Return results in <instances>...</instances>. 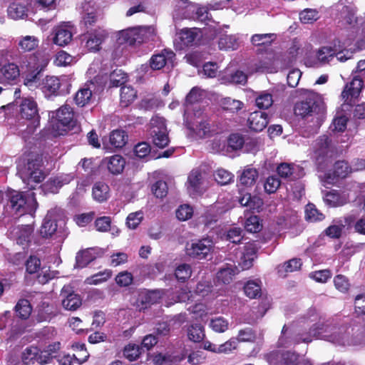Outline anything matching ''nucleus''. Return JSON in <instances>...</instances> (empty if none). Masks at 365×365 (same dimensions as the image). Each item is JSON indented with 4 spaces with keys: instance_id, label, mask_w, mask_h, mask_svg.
I'll return each instance as SVG.
<instances>
[{
    "instance_id": "1",
    "label": "nucleus",
    "mask_w": 365,
    "mask_h": 365,
    "mask_svg": "<svg viewBox=\"0 0 365 365\" xmlns=\"http://www.w3.org/2000/svg\"><path fill=\"white\" fill-rule=\"evenodd\" d=\"M326 340L337 345L349 344L345 327H338L328 321L310 326L308 322L303 329L289 330L285 325L278 340L279 346L289 347L292 344L309 343L313 339Z\"/></svg>"
},
{
    "instance_id": "2",
    "label": "nucleus",
    "mask_w": 365,
    "mask_h": 365,
    "mask_svg": "<svg viewBox=\"0 0 365 365\" xmlns=\"http://www.w3.org/2000/svg\"><path fill=\"white\" fill-rule=\"evenodd\" d=\"M7 208L17 215L29 214L33 215L38 207V203L34 197V193L31 192L26 195L23 192L12 190L7 194Z\"/></svg>"
},
{
    "instance_id": "3",
    "label": "nucleus",
    "mask_w": 365,
    "mask_h": 365,
    "mask_svg": "<svg viewBox=\"0 0 365 365\" xmlns=\"http://www.w3.org/2000/svg\"><path fill=\"white\" fill-rule=\"evenodd\" d=\"M49 118L55 135H63L76 125L73 108L68 105L62 106L58 110L51 111Z\"/></svg>"
},
{
    "instance_id": "4",
    "label": "nucleus",
    "mask_w": 365,
    "mask_h": 365,
    "mask_svg": "<svg viewBox=\"0 0 365 365\" xmlns=\"http://www.w3.org/2000/svg\"><path fill=\"white\" fill-rule=\"evenodd\" d=\"M71 87V81L66 76H46L41 83V90L46 98L66 95Z\"/></svg>"
},
{
    "instance_id": "5",
    "label": "nucleus",
    "mask_w": 365,
    "mask_h": 365,
    "mask_svg": "<svg viewBox=\"0 0 365 365\" xmlns=\"http://www.w3.org/2000/svg\"><path fill=\"white\" fill-rule=\"evenodd\" d=\"M20 115L27 121L26 128L21 130L27 134L33 133L40 125V116L36 102L31 98L22 100L20 104Z\"/></svg>"
},
{
    "instance_id": "6",
    "label": "nucleus",
    "mask_w": 365,
    "mask_h": 365,
    "mask_svg": "<svg viewBox=\"0 0 365 365\" xmlns=\"http://www.w3.org/2000/svg\"><path fill=\"white\" fill-rule=\"evenodd\" d=\"M36 55L26 56L21 58L20 62L21 66L26 67L28 69L31 70L32 72L25 75L24 78V84L29 89L34 90L38 86L41 87L39 73L43 68L47 64V61L43 60V64H38L36 61Z\"/></svg>"
},
{
    "instance_id": "7",
    "label": "nucleus",
    "mask_w": 365,
    "mask_h": 365,
    "mask_svg": "<svg viewBox=\"0 0 365 365\" xmlns=\"http://www.w3.org/2000/svg\"><path fill=\"white\" fill-rule=\"evenodd\" d=\"M193 117L189 119V114L185 112L184 118L188 129L192 130L200 138L206 136L210 131V123L209 118L197 106L193 108Z\"/></svg>"
},
{
    "instance_id": "8",
    "label": "nucleus",
    "mask_w": 365,
    "mask_h": 365,
    "mask_svg": "<svg viewBox=\"0 0 365 365\" xmlns=\"http://www.w3.org/2000/svg\"><path fill=\"white\" fill-rule=\"evenodd\" d=\"M323 111L319 96L314 93H308L304 98L294 106V113L303 118L319 113Z\"/></svg>"
},
{
    "instance_id": "9",
    "label": "nucleus",
    "mask_w": 365,
    "mask_h": 365,
    "mask_svg": "<svg viewBox=\"0 0 365 365\" xmlns=\"http://www.w3.org/2000/svg\"><path fill=\"white\" fill-rule=\"evenodd\" d=\"M42 160L38 157L29 158L26 165L19 169L22 180L30 185L31 182L38 183L44 179V173L41 170Z\"/></svg>"
},
{
    "instance_id": "10",
    "label": "nucleus",
    "mask_w": 365,
    "mask_h": 365,
    "mask_svg": "<svg viewBox=\"0 0 365 365\" xmlns=\"http://www.w3.org/2000/svg\"><path fill=\"white\" fill-rule=\"evenodd\" d=\"M150 135L153 143L158 148H163L169 143L165 120L160 116L153 117L150 122Z\"/></svg>"
},
{
    "instance_id": "11",
    "label": "nucleus",
    "mask_w": 365,
    "mask_h": 365,
    "mask_svg": "<svg viewBox=\"0 0 365 365\" xmlns=\"http://www.w3.org/2000/svg\"><path fill=\"white\" fill-rule=\"evenodd\" d=\"M121 36L129 44L153 40L155 31L153 26H139L122 31Z\"/></svg>"
},
{
    "instance_id": "12",
    "label": "nucleus",
    "mask_w": 365,
    "mask_h": 365,
    "mask_svg": "<svg viewBox=\"0 0 365 365\" xmlns=\"http://www.w3.org/2000/svg\"><path fill=\"white\" fill-rule=\"evenodd\" d=\"M213 249V241L210 238L206 237L187 243L185 252L190 257L202 259L210 255Z\"/></svg>"
},
{
    "instance_id": "13",
    "label": "nucleus",
    "mask_w": 365,
    "mask_h": 365,
    "mask_svg": "<svg viewBox=\"0 0 365 365\" xmlns=\"http://www.w3.org/2000/svg\"><path fill=\"white\" fill-rule=\"evenodd\" d=\"M313 157L319 163L323 162L327 158L331 157L334 153L331 141L327 135L319 137L312 145Z\"/></svg>"
},
{
    "instance_id": "14",
    "label": "nucleus",
    "mask_w": 365,
    "mask_h": 365,
    "mask_svg": "<svg viewBox=\"0 0 365 365\" xmlns=\"http://www.w3.org/2000/svg\"><path fill=\"white\" fill-rule=\"evenodd\" d=\"M206 173L201 168L193 169L187 178V190L190 195L200 194L205 189Z\"/></svg>"
},
{
    "instance_id": "15",
    "label": "nucleus",
    "mask_w": 365,
    "mask_h": 365,
    "mask_svg": "<svg viewBox=\"0 0 365 365\" xmlns=\"http://www.w3.org/2000/svg\"><path fill=\"white\" fill-rule=\"evenodd\" d=\"M175 55L170 50L164 49L160 53L154 54L150 59L149 66L144 64L141 66V71L147 72L148 68L152 70H160L163 68L168 63H172Z\"/></svg>"
},
{
    "instance_id": "16",
    "label": "nucleus",
    "mask_w": 365,
    "mask_h": 365,
    "mask_svg": "<svg viewBox=\"0 0 365 365\" xmlns=\"http://www.w3.org/2000/svg\"><path fill=\"white\" fill-rule=\"evenodd\" d=\"M363 78L360 75H354L352 81L346 85L341 93L342 99L345 103L350 105L354 103L363 88Z\"/></svg>"
},
{
    "instance_id": "17",
    "label": "nucleus",
    "mask_w": 365,
    "mask_h": 365,
    "mask_svg": "<svg viewBox=\"0 0 365 365\" xmlns=\"http://www.w3.org/2000/svg\"><path fill=\"white\" fill-rule=\"evenodd\" d=\"M337 39L334 40L331 45L324 46L320 47L316 52L317 59L312 61L307 59L306 65L307 66H316L317 64H326L331 61L336 54V45Z\"/></svg>"
},
{
    "instance_id": "18",
    "label": "nucleus",
    "mask_w": 365,
    "mask_h": 365,
    "mask_svg": "<svg viewBox=\"0 0 365 365\" xmlns=\"http://www.w3.org/2000/svg\"><path fill=\"white\" fill-rule=\"evenodd\" d=\"M63 307L68 311H75L82 304V300L79 294L74 292L73 288L69 285H65L61 294Z\"/></svg>"
},
{
    "instance_id": "19",
    "label": "nucleus",
    "mask_w": 365,
    "mask_h": 365,
    "mask_svg": "<svg viewBox=\"0 0 365 365\" xmlns=\"http://www.w3.org/2000/svg\"><path fill=\"white\" fill-rule=\"evenodd\" d=\"M107 35L106 30L101 27L88 30L85 34L86 48L91 51H98Z\"/></svg>"
},
{
    "instance_id": "20",
    "label": "nucleus",
    "mask_w": 365,
    "mask_h": 365,
    "mask_svg": "<svg viewBox=\"0 0 365 365\" xmlns=\"http://www.w3.org/2000/svg\"><path fill=\"white\" fill-rule=\"evenodd\" d=\"M299 355L293 352H281L275 351L271 352L267 360L270 365H297Z\"/></svg>"
},
{
    "instance_id": "21",
    "label": "nucleus",
    "mask_w": 365,
    "mask_h": 365,
    "mask_svg": "<svg viewBox=\"0 0 365 365\" xmlns=\"http://www.w3.org/2000/svg\"><path fill=\"white\" fill-rule=\"evenodd\" d=\"M20 76L19 66L14 63H8L4 65L1 63L0 83L11 85L14 83Z\"/></svg>"
},
{
    "instance_id": "22",
    "label": "nucleus",
    "mask_w": 365,
    "mask_h": 365,
    "mask_svg": "<svg viewBox=\"0 0 365 365\" xmlns=\"http://www.w3.org/2000/svg\"><path fill=\"white\" fill-rule=\"evenodd\" d=\"M350 200V195L346 190H332L324 195V201L329 207L343 206Z\"/></svg>"
},
{
    "instance_id": "23",
    "label": "nucleus",
    "mask_w": 365,
    "mask_h": 365,
    "mask_svg": "<svg viewBox=\"0 0 365 365\" xmlns=\"http://www.w3.org/2000/svg\"><path fill=\"white\" fill-rule=\"evenodd\" d=\"M46 354L42 355L41 350H40L37 346H31L26 347L21 354V359L24 364H34L37 362L39 364H46Z\"/></svg>"
},
{
    "instance_id": "24",
    "label": "nucleus",
    "mask_w": 365,
    "mask_h": 365,
    "mask_svg": "<svg viewBox=\"0 0 365 365\" xmlns=\"http://www.w3.org/2000/svg\"><path fill=\"white\" fill-rule=\"evenodd\" d=\"M352 171V168L347 162L338 161L334 164L333 175L330 173L325 174L324 181L328 184H333L336 178H344Z\"/></svg>"
},
{
    "instance_id": "25",
    "label": "nucleus",
    "mask_w": 365,
    "mask_h": 365,
    "mask_svg": "<svg viewBox=\"0 0 365 365\" xmlns=\"http://www.w3.org/2000/svg\"><path fill=\"white\" fill-rule=\"evenodd\" d=\"M247 123L251 130L260 132L267 127L269 123L268 115L262 111H254L250 114Z\"/></svg>"
},
{
    "instance_id": "26",
    "label": "nucleus",
    "mask_w": 365,
    "mask_h": 365,
    "mask_svg": "<svg viewBox=\"0 0 365 365\" xmlns=\"http://www.w3.org/2000/svg\"><path fill=\"white\" fill-rule=\"evenodd\" d=\"M257 247L255 244H247L240 253V259L238 260V266L241 269H247L252 266L253 261L256 257Z\"/></svg>"
},
{
    "instance_id": "27",
    "label": "nucleus",
    "mask_w": 365,
    "mask_h": 365,
    "mask_svg": "<svg viewBox=\"0 0 365 365\" xmlns=\"http://www.w3.org/2000/svg\"><path fill=\"white\" fill-rule=\"evenodd\" d=\"M72 39V32L68 23H63L54 29L53 43L60 46L67 45Z\"/></svg>"
},
{
    "instance_id": "28",
    "label": "nucleus",
    "mask_w": 365,
    "mask_h": 365,
    "mask_svg": "<svg viewBox=\"0 0 365 365\" xmlns=\"http://www.w3.org/2000/svg\"><path fill=\"white\" fill-rule=\"evenodd\" d=\"M73 178L71 174H63L53 178L49 179L43 185L46 192L56 193L63 185L68 184Z\"/></svg>"
},
{
    "instance_id": "29",
    "label": "nucleus",
    "mask_w": 365,
    "mask_h": 365,
    "mask_svg": "<svg viewBox=\"0 0 365 365\" xmlns=\"http://www.w3.org/2000/svg\"><path fill=\"white\" fill-rule=\"evenodd\" d=\"M239 268L235 264H226L222 267L217 274L218 281L223 284H230L233 277L239 272Z\"/></svg>"
},
{
    "instance_id": "30",
    "label": "nucleus",
    "mask_w": 365,
    "mask_h": 365,
    "mask_svg": "<svg viewBox=\"0 0 365 365\" xmlns=\"http://www.w3.org/2000/svg\"><path fill=\"white\" fill-rule=\"evenodd\" d=\"M104 162L107 164V168L112 174L117 175L123 172L125 160L120 155H114L110 157L106 158Z\"/></svg>"
},
{
    "instance_id": "31",
    "label": "nucleus",
    "mask_w": 365,
    "mask_h": 365,
    "mask_svg": "<svg viewBox=\"0 0 365 365\" xmlns=\"http://www.w3.org/2000/svg\"><path fill=\"white\" fill-rule=\"evenodd\" d=\"M197 36V29H183L178 34V38L175 41H179L180 48H182L183 46L191 45L195 41Z\"/></svg>"
},
{
    "instance_id": "32",
    "label": "nucleus",
    "mask_w": 365,
    "mask_h": 365,
    "mask_svg": "<svg viewBox=\"0 0 365 365\" xmlns=\"http://www.w3.org/2000/svg\"><path fill=\"white\" fill-rule=\"evenodd\" d=\"M97 257L94 249L89 248L77 253L76 257V267L83 268L93 261Z\"/></svg>"
},
{
    "instance_id": "33",
    "label": "nucleus",
    "mask_w": 365,
    "mask_h": 365,
    "mask_svg": "<svg viewBox=\"0 0 365 365\" xmlns=\"http://www.w3.org/2000/svg\"><path fill=\"white\" fill-rule=\"evenodd\" d=\"M55 315L54 307L47 302H42L38 307L36 320L38 322H49Z\"/></svg>"
},
{
    "instance_id": "34",
    "label": "nucleus",
    "mask_w": 365,
    "mask_h": 365,
    "mask_svg": "<svg viewBox=\"0 0 365 365\" xmlns=\"http://www.w3.org/2000/svg\"><path fill=\"white\" fill-rule=\"evenodd\" d=\"M93 197L98 202L106 201L110 197L108 185L103 182H96L93 187Z\"/></svg>"
},
{
    "instance_id": "35",
    "label": "nucleus",
    "mask_w": 365,
    "mask_h": 365,
    "mask_svg": "<svg viewBox=\"0 0 365 365\" xmlns=\"http://www.w3.org/2000/svg\"><path fill=\"white\" fill-rule=\"evenodd\" d=\"M255 106L261 110H266L269 108L273 104L272 95L266 91H260L255 93Z\"/></svg>"
},
{
    "instance_id": "36",
    "label": "nucleus",
    "mask_w": 365,
    "mask_h": 365,
    "mask_svg": "<svg viewBox=\"0 0 365 365\" xmlns=\"http://www.w3.org/2000/svg\"><path fill=\"white\" fill-rule=\"evenodd\" d=\"M57 230V224L55 220L52 219L51 214L48 212L45 217L41 227L40 233L43 237H51Z\"/></svg>"
},
{
    "instance_id": "37",
    "label": "nucleus",
    "mask_w": 365,
    "mask_h": 365,
    "mask_svg": "<svg viewBox=\"0 0 365 365\" xmlns=\"http://www.w3.org/2000/svg\"><path fill=\"white\" fill-rule=\"evenodd\" d=\"M39 44V39L34 36H25L19 38L18 46L24 52L36 49Z\"/></svg>"
},
{
    "instance_id": "38",
    "label": "nucleus",
    "mask_w": 365,
    "mask_h": 365,
    "mask_svg": "<svg viewBox=\"0 0 365 365\" xmlns=\"http://www.w3.org/2000/svg\"><path fill=\"white\" fill-rule=\"evenodd\" d=\"M239 45V39L235 35H222L218 41V46L221 50H236Z\"/></svg>"
},
{
    "instance_id": "39",
    "label": "nucleus",
    "mask_w": 365,
    "mask_h": 365,
    "mask_svg": "<svg viewBox=\"0 0 365 365\" xmlns=\"http://www.w3.org/2000/svg\"><path fill=\"white\" fill-rule=\"evenodd\" d=\"M11 233L16 237V242L24 245L30 240L32 228L29 225H24L14 228Z\"/></svg>"
},
{
    "instance_id": "40",
    "label": "nucleus",
    "mask_w": 365,
    "mask_h": 365,
    "mask_svg": "<svg viewBox=\"0 0 365 365\" xmlns=\"http://www.w3.org/2000/svg\"><path fill=\"white\" fill-rule=\"evenodd\" d=\"M92 98V91L89 85H86L76 93L74 100L77 106L83 107L88 105Z\"/></svg>"
},
{
    "instance_id": "41",
    "label": "nucleus",
    "mask_w": 365,
    "mask_h": 365,
    "mask_svg": "<svg viewBox=\"0 0 365 365\" xmlns=\"http://www.w3.org/2000/svg\"><path fill=\"white\" fill-rule=\"evenodd\" d=\"M239 202L242 206L247 207L250 210H256L257 212H259L262 205V201L261 199L256 196L252 197L249 193L241 197Z\"/></svg>"
},
{
    "instance_id": "42",
    "label": "nucleus",
    "mask_w": 365,
    "mask_h": 365,
    "mask_svg": "<svg viewBox=\"0 0 365 365\" xmlns=\"http://www.w3.org/2000/svg\"><path fill=\"white\" fill-rule=\"evenodd\" d=\"M348 42H342L341 39L337 38V43L336 45V54L334 57L336 58L337 61L340 62H344L348 59L351 58L353 52L346 49V46H349Z\"/></svg>"
},
{
    "instance_id": "43",
    "label": "nucleus",
    "mask_w": 365,
    "mask_h": 365,
    "mask_svg": "<svg viewBox=\"0 0 365 365\" xmlns=\"http://www.w3.org/2000/svg\"><path fill=\"white\" fill-rule=\"evenodd\" d=\"M8 16L14 20L24 19L27 16L26 6L21 3L14 2L10 4L8 8Z\"/></svg>"
},
{
    "instance_id": "44",
    "label": "nucleus",
    "mask_w": 365,
    "mask_h": 365,
    "mask_svg": "<svg viewBox=\"0 0 365 365\" xmlns=\"http://www.w3.org/2000/svg\"><path fill=\"white\" fill-rule=\"evenodd\" d=\"M137 96V92L130 86H124L120 88V104L123 107L128 106Z\"/></svg>"
},
{
    "instance_id": "45",
    "label": "nucleus",
    "mask_w": 365,
    "mask_h": 365,
    "mask_svg": "<svg viewBox=\"0 0 365 365\" xmlns=\"http://www.w3.org/2000/svg\"><path fill=\"white\" fill-rule=\"evenodd\" d=\"M16 316L21 319H27L32 312V308L29 300L20 299L15 306Z\"/></svg>"
},
{
    "instance_id": "46",
    "label": "nucleus",
    "mask_w": 365,
    "mask_h": 365,
    "mask_svg": "<svg viewBox=\"0 0 365 365\" xmlns=\"http://www.w3.org/2000/svg\"><path fill=\"white\" fill-rule=\"evenodd\" d=\"M110 144L116 148H123L127 143L128 135L125 132L122 130H115L110 135Z\"/></svg>"
},
{
    "instance_id": "47",
    "label": "nucleus",
    "mask_w": 365,
    "mask_h": 365,
    "mask_svg": "<svg viewBox=\"0 0 365 365\" xmlns=\"http://www.w3.org/2000/svg\"><path fill=\"white\" fill-rule=\"evenodd\" d=\"M204 327L200 324H194L187 329L188 339L194 342H200L205 338Z\"/></svg>"
},
{
    "instance_id": "48",
    "label": "nucleus",
    "mask_w": 365,
    "mask_h": 365,
    "mask_svg": "<svg viewBox=\"0 0 365 365\" xmlns=\"http://www.w3.org/2000/svg\"><path fill=\"white\" fill-rule=\"evenodd\" d=\"M220 106L224 110L230 111L231 113H235L243 108L244 103L239 100L227 97L221 100Z\"/></svg>"
},
{
    "instance_id": "49",
    "label": "nucleus",
    "mask_w": 365,
    "mask_h": 365,
    "mask_svg": "<svg viewBox=\"0 0 365 365\" xmlns=\"http://www.w3.org/2000/svg\"><path fill=\"white\" fill-rule=\"evenodd\" d=\"M257 177L258 173L256 169L247 168L243 170L240 181L242 185L251 186L255 182Z\"/></svg>"
},
{
    "instance_id": "50",
    "label": "nucleus",
    "mask_w": 365,
    "mask_h": 365,
    "mask_svg": "<svg viewBox=\"0 0 365 365\" xmlns=\"http://www.w3.org/2000/svg\"><path fill=\"white\" fill-rule=\"evenodd\" d=\"M244 291L250 298L257 297L261 294L260 282L257 280L248 281L244 287Z\"/></svg>"
},
{
    "instance_id": "51",
    "label": "nucleus",
    "mask_w": 365,
    "mask_h": 365,
    "mask_svg": "<svg viewBox=\"0 0 365 365\" xmlns=\"http://www.w3.org/2000/svg\"><path fill=\"white\" fill-rule=\"evenodd\" d=\"M111 271L109 269H106L103 272H99L97 274H95L89 277H87L86 279V283L88 284H94L97 285L101 283H103L107 281L111 277Z\"/></svg>"
},
{
    "instance_id": "52",
    "label": "nucleus",
    "mask_w": 365,
    "mask_h": 365,
    "mask_svg": "<svg viewBox=\"0 0 365 365\" xmlns=\"http://www.w3.org/2000/svg\"><path fill=\"white\" fill-rule=\"evenodd\" d=\"M324 216L321 213L313 204H308L305 208V218L311 222L321 221Z\"/></svg>"
},
{
    "instance_id": "53",
    "label": "nucleus",
    "mask_w": 365,
    "mask_h": 365,
    "mask_svg": "<svg viewBox=\"0 0 365 365\" xmlns=\"http://www.w3.org/2000/svg\"><path fill=\"white\" fill-rule=\"evenodd\" d=\"M319 18L316 9H305L299 13V19L303 24H312Z\"/></svg>"
},
{
    "instance_id": "54",
    "label": "nucleus",
    "mask_w": 365,
    "mask_h": 365,
    "mask_svg": "<svg viewBox=\"0 0 365 365\" xmlns=\"http://www.w3.org/2000/svg\"><path fill=\"white\" fill-rule=\"evenodd\" d=\"M274 39L273 34H255L252 36L251 41L255 46L269 45Z\"/></svg>"
},
{
    "instance_id": "55",
    "label": "nucleus",
    "mask_w": 365,
    "mask_h": 365,
    "mask_svg": "<svg viewBox=\"0 0 365 365\" xmlns=\"http://www.w3.org/2000/svg\"><path fill=\"white\" fill-rule=\"evenodd\" d=\"M214 176L217 182L222 185L231 182L234 178L232 173L222 168L217 170Z\"/></svg>"
},
{
    "instance_id": "56",
    "label": "nucleus",
    "mask_w": 365,
    "mask_h": 365,
    "mask_svg": "<svg viewBox=\"0 0 365 365\" xmlns=\"http://www.w3.org/2000/svg\"><path fill=\"white\" fill-rule=\"evenodd\" d=\"M229 323L227 320L222 317L212 319L210 323L211 329L218 333L225 332L228 329Z\"/></svg>"
},
{
    "instance_id": "57",
    "label": "nucleus",
    "mask_w": 365,
    "mask_h": 365,
    "mask_svg": "<svg viewBox=\"0 0 365 365\" xmlns=\"http://www.w3.org/2000/svg\"><path fill=\"white\" fill-rule=\"evenodd\" d=\"M126 79L127 74L120 69L113 71L110 75V81L112 86H120L126 81Z\"/></svg>"
},
{
    "instance_id": "58",
    "label": "nucleus",
    "mask_w": 365,
    "mask_h": 365,
    "mask_svg": "<svg viewBox=\"0 0 365 365\" xmlns=\"http://www.w3.org/2000/svg\"><path fill=\"white\" fill-rule=\"evenodd\" d=\"M262 224L257 216L253 215L248 217L245 222V230L251 233H255L261 230Z\"/></svg>"
},
{
    "instance_id": "59",
    "label": "nucleus",
    "mask_w": 365,
    "mask_h": 365,
    "mask_svg": "<svg viewBox=\"0 0 365 365\" xmlns=\"http://www.w3.org/2000/svg\"><path fill=\"white\" fill-rule=\"evenodd\" d=\"M192 274V269L190 265L187 264H181L177 267L175 275L178 280L185 282L189 279Z\"/></svg>"
},
{
    "instance_id": "60",
    "label": "nucleus",
    "mask_w": 365,
    "mask_h": 365,
    "mask_svg": "<svg viewBox=\"0 0 365 365\" xmlns=\"http://www.w3.org/2000/svg\"><path fill=\"white\" fill-rule=\"evenodd\" d=\"M344 225L341 220L334 221V224L329 226L326 230V235L332 238H339L341 236Z\"/></svg>"
},
{
    "instance_id": "61",
    "label": "nucleus",
    "mask_w": 365,
    "mask_h": 365,
    "mask_svg": "<svg viewBox=\"0 0 365 365\" xmlns=\"http://www.w3.org/2000/svg\"><path fill=\"white\" fill-rule=\"evenodd\" d=\"M150 146L145 142L139 143L134 148V153L138 158H145L146 160L151 158L150 157Z\"/></svg>"
},
{
    "instance_id": "62",
    "label": "nucleus",
    "mask_w": 365,
    "mask_h": 365,
    "mask_svg": "<svg viewBox=\"0 0 365 365\" xmlns=\"http://www.w3.org/2000/svg\"><path fill=\"white\" fill-rule=\"evenodd\" d=\"M181 359L169 354H158L154 356L153 361L157 365H169L171 363L180 361Z\"/></svg>"
},
{
    "instance_id": "63",
    "label": "nucleus",
    "mask_w": 365,
    "mask_h": 365,
    "mask_svg": "<svg viewBox=\"0 0 365 365\" xmlns=\"http://www.w3.org/2000/svg\"><path fill=\"white\" fill-rule=\"evenodd\" d=\"M188 310L193 314V318L203 321L207 315L206 306L203 304H196L188 308Z\"/></svg>"
},
{
    "instance_id": "64",
    "label": "nucleus",
    "mask_w": 365,
    "mask_h": 365,
    "mask_svg": "<svg viewBox=\"0 0 365 365\" xmlns=\"http://www.w3.org/2000/svg\"><path fill=\"white\" fill-rule=\"evenodd\" d=\"M193 215V209L192 207L187 205L184 204L177 209L176 210V217L179 220L185 221L192 217Z\"/></svg>"
}]
</instances>
